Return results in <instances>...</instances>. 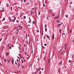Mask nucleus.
<instances>
[{
	"instance_id": "1",
	"label": "nucleus",
	"mask_w": 74,
	"mask_h": 74,
	"mask_svg": "<svg viewBox=\"0 0 74 74\" xmlns=\"http://www.w3.org/2000/svg\"><path fill=\"white\" fill-rule=\"evenodd\" d=\"M72 32H73V29H71L68 32V33L69 34L71 33Z\"/></svg>"
},
{
	"instance_id": "2",
	"label": "nucleus",
	"mask_w": 74,
	"mask_h": 74,
	"mask_svg": "<svg viewBox=\"0 0 74 74\" xmlns=\"http://www.w3.org/2000/svg\"><path fill=\"white\" fill-rule=\"evenodd\" d=\"M55 39V36H54V34H53L52 36V40H54Z\"/></svg>"
},
{
	"instance_id": "3",
	"label": "nucleus",
	"mask_w": 74,
	"mask_h": 74,
	"mask_svg": "<svg viewBox=\"0 0 74 74\" xmlns=\"http://www.w3.org/2000/svg\"><path fill=\"white\" fill-rule=\"evenodd\" d=\"M59 16H60V14H58V16H56L55 17V18H56V19H58V18H59Z\"/></svg>"
},
{
	"instance_id": "4",
	"label": "nucleus",
	"mask_w": 74,
	"mask_h": 74,
	"mask_svg": "<svg viewBox=\"0 0 74 74\" xmlns=\"http://www.w3.org/2000/svg\"><path fill=\"white\" fill-rule=\"evenodd\" d=\"M8 18L9 19V21L10 22H11V17H9Z\"/></svg>"
},
{
	"instance_id": "5",
	"label": "nucleus",
	"mask_w": 74,
	"mask_h": 74,
	"mask_svg": "<svg viewBox=\"0 0 74 74\" xmlns=\"http://www.w3.org/2000/svg\"><path fill=\"white\" fill-rule=\"evenodd\" d=\"M23 12H22L21 13L20 16V17H22V15H23Z\"/></svg>"
},
{
	"instance_id": "6",
	"label": "nucleus",
	"mask_w": 74,
	"mask_h": 74,
	"mask_svg": "<svg viewBox=\"0 0 74 74\" xmlns=\"http://www.w3.org/2000/svg\"><path fill=\"white\" fill-rule=\"evenodd\" d=\"M40 68H39V69H36L37 71H40Z\"/></svg>"
},
{
	"instance_id": "7",
	"label": "nucleus",
	"mask_w": 74,
	"mask_h": 74,
	"mask_svg": "<svg viewBox=\"0 0 74 74\" xmlns=\"http://www.w3.org/2000/svg\"><path fill=\"white\" fill-rule=\"evenodd\" d=\"M12 64H14V59H12Z\"/></svg>"
},
{
	"instance_id": "8",
	"label": "nucleus",
	"mask_w": 74,
	"mask_h": 74,
	"mask_svg": "<svg viewBox=\"0 0 74 74\" xmlns=\"http://www.w3.org/2000/svg\"><path fill=\"white\" fill-rule=\"evenodd\" d=\"M60 71H61V69H60H60L58 70V73H60Z\"/></svg>"
},
{
	"instance_id": "9",
	"label": "nucleus",
	"mask_w": 74,
	"mask_h": 74,
	"mask_svg": "<svg viewBox=\"0 0 74 74\" xmlns=\"http://www.w3.org/2000/svg\"><path fill=\"white\" fill-rule=\"evenodd\" d=\"M59 32H60V33H62V29L60 28V29Z\"/></svg>"
},
{
	"instance_id": "10",
	"label": "nucleus",
	"mask_w": 74,
	"mask_h": 74,
	"mask_svg": "<svg viewBox=\"0 0 74 74\" xmlns=\"http://www.w3.org/2000/svg\"><path fill=\"white\" fill-rule=\"evenodd\" d=\"M43 60H44V61H45V60H46V58L45 57L44 58Z\"/></svg>"
},
{
	"instance_id": "11",
	"label": "nucleus",
	"mask_w": 74,
	"mask_h": 74,
	"mask_svg": "<svg viewBox=\"0 0 74 74\" xmlns=\"http://www.w3.org/2000/svg\"><path fill=\"white\" fill-rule=\"evenodd\" d=\"M6 6L7 7H9V4L7 3L6 4Z\"/></svg>"
},
{
	"instance_id": "12",
	"label": "nucleus",
	"mask_w": 74,
	"mask_h": 74,
	"mask_svg": "<svg viewBox=\"0 0 74 74\" xmlns=\"http://www.w3.org/2000/svg\"><path fill=\"white\" fill-rule=\"evenodd\" d=\"M62 64V61H60V62L59 64V65H60V64Z\"/></svg>"
},
{
	"instance_id": "13",
	"label": "nucleus",
	"mask_w": 74,
	"mask_h": 74,
	"mask_svg": "<svg viewBox=\"0 0 74 74\" xmlns=\"http://www.w3.org/2000/svg\"><path fill=\"white\" fill-rule=\"evenodd\" d=\"M65 17L67 18H68L69 17V16L67 15L66 14V15H65Z\"/></svg>"
},
{
	"instance_id": "14",
	"label": "nucleus",
	"mask_w": 74,
	"mask_h": 74,
	"mask_svg": "<svg viewBox=\"0 0 74 74\" xmlns=\"http://www.w3.org/2000/svg\"><path fill=\"white\" fill-rule=\"evenodd\" d=\"M6 56H8L9 55V54H8V53H6Z\"/></svg>"
},
{
	"instance_id": "15",
	"label": "nucleus",
	"mask_w": 74,
	"mask_h": 74,
	"mask_svg": "<svg viewBox=\"0 0 74 74\" xmlns=\"http://www.w3.org/2000/svg\"><path fill=\"white\" fill-rule=\"evenodd\" d=\"M50 11L51 12H53V10H52L51 9H50Z\"/></svg>"
},
{
	"instance_id": "16",
	"label": "nucleus",
	"mask_w": 74,
	"mask_h": 74,
	"mask_svg": "<svg viewBox=\"0 0 74 74\" xmlns=\"http://www.w3.org/2000/svg\"><path fill=\"white\" fill-rule=\"evenodd\" d=\"M50 60L49 59H48V63H50Z\"/></svg>"
},
{
	"instance_id": "17",
	"label": "nucleus",
	"mask_w": 74,
	"mask_h": 74,
	"mask_svg": "<svg viewBox=\"0 0 74 74\" xmlns=\"http://www.w3.org/2000/svg\"><path fill=\"white\" fill-rule=\"evenodd\" d=\"M30 12L31 13V15H32V10H30Z\"/></svg>"
},
{
	"instance_id": "18",
	"label": "nucleus",
	"mask_w": 74,
	"mask_h": 74,
	"mask_svg": "<svg viewBox=\"0 0 74 74\" xmlns=\"http://www.w3.org/2000/svg\"><path fill=\"white\" fill-rule=\"evenodd\" d=\"M47 38H48V39H49V37L48 36V35H47Z\"/></svg>"
},
{
	"instance_id": "19",
	"label": "nucleus",
	"mask_w": 74,
	"mask_h": 74,
	"mask_svg": "<svg viewBox=\"0 0 74 74\" xmlns=\"http://www.w3.org/2000/svg\"><path fill=\"white\" fill-rule=\"evenodd\" d=\"M21 67H22V68H23V69H24V68L25 67V66H21Z\"/></svg>"
},
{
	"instance_id": "20",
	"label": "nucleus",
	"mask_w": 74,
	"mask_h": 74,
	"mask_svg": "<svg viewBox=\"0 0 74 74\" xmlns=\"http://www.w3.org/2000/svg\"><path fill=\"white\" fill-rule=\"evenodd\" d=\"M45 32H47V27H46L45 28Z\"/></svg>"
},
{
	"instance_id": "21",
	"label": "nucleus",
	"mask_w": 74,
	"mask_h": 74,
	"mask_svg": "<svg viewBox=\"0 0 74 74\" xmlns=\"http://www.w3.org/2000/svg\"><path fill=\"white\" fill-rule=\"evenodd\" d=\"M63 23H62V22L61 23H60L59 24H58V25L59 26H60V25H62V24Z\"/></svg>"
},
{
	"instance_id": "22",
	"label": "nucleus",
	"mask_w": 74,
	"mask_h": 74,
	"mask_svg": "<svg viewBox=\"0 0 74 74\" xmlns=\"http://www.w3.org/2000/svg\"><path fill=\"white\" fill-rule=\"evenodd\" d=\"M64 46H65V49H66V47L67 46V45L66 44H65Z\"/></svg>"
},
{
	"instance_id": "23",
	"label": "nucleus",
	"mask_w": 74,
	"mask_h": 74,
	"mask_svg": "<svg viewBox=\"0 0 74 74\" xmlns=\"http://www.w3.org/2000/svg\"><path fill=\"white\" fill-rule=\"evenodd\" d=\"M57 22L58 23H60V21L58 20H57Z\"/></svg>"
},
{
	"instance_id": "24",
	"label": "nucleus",
	"mask_w": 74,
	"mask_h": 74,
	"mask_svg": "<svg viewBox=\"0 0 74 74\" xmlns=\"http://www.w3.org/2000/svg\"><path fill=\"white\" fill-rule=\"evenodd\" d=\"M5 18H3L2 20V21H5Z\"/></svg>"
},
{
	"instance_id": "25",
	"label": "nucleus",
	"mask_w": 74,
	"mask_h": 74,
	"mask_svg": "<svg viewBox=\"0 0 74 74\" xmlns=\"http://www.w3.org/2000/svg\"><path fill=\"white\" fill-rule=\"evenodd\" d=\"M32 23H33V24H34V25L35 24V22H34V21H33Z\"/></svg>"
},
{
	"instance_id": "26",
	"label": "nucleus",
	"mask_w": 74,
	"mask_h": 74,
	"mask_svg": "<svg viewBox=\"0 0 74 74\" xmlns=\"http://www.w3.org/2000/svg\"><path fill=\"white\" fill-rule=\"evenodd\" d=\"M17 4V3H14V4L13 5H16Z\"/></svg>"
},
{
	"instance_id": "27",
	"label": "nucleus",
	"mask_w": 74,
	"mask_h": 74,
	"mask_svg": "<svg viewBox=\"0 0 74 74\" xmlns=\"http://www.w3.org/2000/svg\"><path fill=\"white\" fill-rule=\"evenodd\" d=\"M74 54L72 55V59H74Z\"/></svg>"
},
{
	"instance_id": "28",
	"label": "nucleus",
	"mask_w": 74,
	"mask_h": 74,
	"mask_svg": "<svg viewBox=\"0 0 74 74\" xmlns=\"http://www.w3.org/2000/svg\"><path fill=\"white\" fill-rule=\"evenodd\" d=\"M44 39H45L46 38V36H45L43 37Z\"/></svg>"
},
{
	"instance_id": "29",
	"label": "nucleus",
	"mask_w": 74,
	"mask_h": 74,
	"mask_svg": "<svg viewBox=\"0 0 74 74\" xmlns=\"http://www.w3.org/2000/svg\"><path fill=\"white\" fill-rule=\"evenodd\" d=\"M41 74V71H40L39 72V74Z\"/></svg>"
},
{
	"instance_id": "30",
	"label": "nucleus",
	"mask_w": 74,
	"mask_h": 74,
	"mask_svg": "<svg viewBox=\"0 0 74 74\" xmlns=\"http://www.w3.org/2000/svg\"><path fill=\"white\" fill-rule=\"evenodd\" d=\"M4 46H3L2 47V49H1V51H3V49L4 48Z\"/></svg>"
},
{
	"instance_id": "31",
	"label": "nucleus",
	"mask_w": 74,
	"mask_h": 74,
	"mask_svg": "<svg viewBox=\"0 0 74 74\" xmlns=\"http://www.w3.org/2000/svg\"><path fill=\"white\" fill-rule=\"evenodd\" d=\"M20 70H19L18 71H17V72H16V73H20Z\"/></svg>"
},
{
	"instance_id": "32",
	"label": "nucleus",
	"mask_w": 74,
	"mask_h": 74,
	"mask_svg": "<svg viewBox=\"0 0 74 74\" xmlns=\"http://www.w3.org/2000/svg\"><path fill=\"white\" fill-rule=\"evenodd\" d=\"M60 4L61 5H62V2L61 1H60Z\"/></svg>"
},
{
	"instance_id": "33",
	"label": "nucleus",
	"mask_w": 74,
	"mask_h": 74,
	"mask_svg": "<svg viewBox=\"0 0 74 74\" xmlns=\"http://www.w3.org/2000/svg\"><path fill=\"white\" fill-rule=\"evenodd\" d=\"M4 62L5 63L6 62V60H5V59H4Z\"/></svg>"
},
{
	"instance_id": "34",
	"label": "nucleus",
	"mask_w": 74,
	"mask_h": 74,
	"mask_svg": "<svg viewBox=\"0 0 74 74\" xmlns=\"http://www.w3.org/2000/svg\"><path fill=\"white\" fill-rule=\"evenodd\" d=\"M18 55H19V56H21L22 55H21V54H20L19 53H18Z\"/></svg>"
},
{
	"instance_id": "35",
	"label": "nucleus",
	"mask_w": 74,
	"mask_h": 74,
	"mask_svg": "<svg viewBox=\"0 0 74 74\" xmlns=\"http://www.w3.org/2000/svg\"><path fill=\"white\" fill-rule=\"evenodd\" d=\"M16 22L17 23H19V21H18V20H17L16 21Z\"/></svg>"
},
{
	"instance_id": "36",
	"label": "nucleus",
	"mask_w": 74,
	"mask_h": 74,
	"mask_svg": "<svg viewBox=\"0 0 74 74\" xmlns=\"http://www.w3.org/2000/svg\"><path fill=\"white\" fill-rule=\"evenodd\" d=\"M38 73V71H36L35 72V74H37V73Z\"/></svg>"
},
{
	"instance_id": "37",
	"label": "nucleus",
	"mask_w": 74,
	"mask_h": 74,
	"mask_svg": "<svg viewBox=\"0 0 74 74\" xmlns=\"http://www.w3.org/2000/svg\"><path fill=\"white\" fill-rule=\"evenodd\" d=\"M36 31H37V32L38 33H39V30H37Z\"/></svg>"
},
{
	"instance_id": "38",
	"label": "nucleus",
	"mask_w": 74,
	"mask_h": 74,
	"mask_svg": "<svg viewBox=\"0 0 74 74\" xmlns=\"http://www.w3.org/2000/svg\"><path fill=\"white\" fill-rule=\"evenodd\" d=\"M16 17H14V20H16Z\"/></svg>"
},
{
	"instance_id": "39",
	"label": "nucleus",
	"mask_w": 74,
	"mask_h": 74,
	"mask_svg": "<svg viewBox=\"0 0 74 74\" xmlns=\"http://www.w3.org/2000/svg\"><path fill=\"white\" fill-rule=\"evenodd\" d=\"M0 65H1V66H2V64L1 63V62H0Z\"/></svg>"
},
{
	"instance_id": "40",
	"label": "nucleus",
	"mask_w": 74,
	"mask_h": 74,
	"mask_svg": "<svg viewBox=\"0 0 74 74\" xmlns=\"http://www.w3.org/2000/svg\"><path fill=\"white\" fill-rule=\"evenodd\" d=\"M52 16H55V14H52Z\"/></svg>"
},
{
	"instance_id": "41",
	"label": "nucleus",
	"mask_w": 74,
	"mask_h": 74,
	"mask_svg": "<svg viewBox=\"0 0 74 74\" xmlns=\"http://www.w3.org/2000/svg\"><path fill=\"white\" fill-rule=\"evenodd\" d=\"M15 64H17V63L16 61H15Z\"/></svg>"
},
{
	"instance_id": "42",
	"label": "nucleus",
	"mask_w": 74,
	"mask_h": 74,
	"mask_svg": "<svg viewBox=\"0 0 74 74\" xmlns=\"http://www.w3.org/2000/svg\"><path fill=\"white\" fill-rule=\"evenodd\" d=\"M17 58H18V59H19V60H20V58H19V57L17 56Z\"/></svg>"
},
{
	"instance_id": "43",
	"label": "nucleus",
	"mask_w": 74,
	"mask_h": 74,
	"mask_svg": "<svg viewBox=\"0 0 74 74\" xmlns=\"http://www.w3.org/2000/svg\"><path fill=\"white\" fill-rule=\"evenodd\" d=\"M69 63H70L71 62V60H69Z\"/></svg>"
},
{
	"instance_id": "44",
	"label": "nucleus",
	"mask_w": 74,
	"mask_h": 74,
	"mask_svg": "<svg viewBox=\"0 0 74 74\" xmlns=\"http://www.w3.org/2000/svg\"><path fill=\"white\" fill-rule=\"evenodd\" d=\"M31 64H30L29 65V67H31Z\"/></svg>"
},
{
	"instance_id": "45",
	"label": "nucleus",
	"mask_w": 74,
	"mask_h": 74,
	"mask_svg": "<svg viewBox=\"0 0 74 74\" xmlns=\"http://www.w3.org/2000/svg\"><path fill=\"white\" fill-rule=\"evenodd\" d=\"M18 27H22V26L18 25Z\"/></svg>"
},
{
	"instance_id": "46",
	"label": "nucleus",
	"mask_w": 74,
	"mask_h": 74,
	"mask_svg": "<svg viewBox=\"0 0 74 74\" xmlns=\"http://www.w3.org/2000/svg\"><path fill=\"white\" fill-rule=\"evenodd\" d=\"M21 62H22V63H23V60H21Z\"/></svg>"
},
{
	"instance_id": "47",
	"label": "nucleus",
	"mask_w": 74,
	"mask_h": 74,
	"mask_svg": "<svg viewBox=\"0 0 74 74\" xmlns=\"http://www.w3.org/2000/svg\"><path fill=\"white\" fill-rule=\"evenodd\" d=\"M24 19H26V16H24Z\"/></svg>"
},
{
	"instance_id": "48",
	"label": "nucleus",
	"mask_w": 74,
	"mask_h": 74,
	"mask_svg": "<svg viewBox=\"0 0 74 74\" xmlns=\"http://www.w3.org/2000/svg\"><path fill=\"white\" fill-rule=\"evenodd\" d=\"M17 31L18 33V32H19V30H18V29H17Z\"/></svg>"
},
{
	"instance_id": "49",
	"label": "nucleus",
	"mask_w": 74,
	"mask_h": 74,
	"mask_svg": "<svg viewBox=\"0 0 74 74\" xmlns=\"http://www.w3.org/2000/svg\"><path fill=\"white\" fill-rule=\"evenodd\" d=\"M18 48H19V50H21V49L20 48V47L18 46Z\"/></svg>"
},
{
	"instance_id": "50",
	"label": "nucleus",
	"mask_w": 74,
	"mask_h": 74,
	"mask_svg": "<svg viewBox=\"0 0 74 74\" xmlns=\"http://www.w3.org/2000/svg\"><path fill=\"white\" fill-rule=\"evenodd\" d=\"M29 20L30 21V22H32V21L31 20V19H30V18H29Z\"/></svg>"
},
{
	"instance_id": "51",
	"label": "nucleus",
	"mask_w": 74,
	"mask_h": 74,
	"mask_svg": "<svg viewBox=\"0 0 74 74\" xmlns=\"http://www.w3.org/2000/svg\"><path fill=\"white\" fill-rule=\"evenodd\" d=\"M12 21L13 22H15V21L12 20Z\"/></svg>"
},
{
	"instance_id": "52",
	"label": "nucleus",
	"mask_w": 74,
	"mask_h": 74,
	"mask_svg": "<svg viewBox=\"0 0 74 74\" xmlns=\"http://www.w3.org/2000/svg\"><path fill=\"white\" fill-rule=\"evenodd\" d=\"M10 8H11V10H12V6H11V7H10Z\"/></svg>"
},
{
	"instance_id": "53",
	"label": "nucleus",
	"mask_w": 74,
	"mask_h": 74,
	"mask_svg": "<svg viewBox=\"0 0 74 74\" xmlns=\"http://www.w3.org/2000/svg\"><path fill=\"white\" fill-rule=\"evenodd\" d=\"M62 35H65V33H64L62 34Z\"/></svg>"
},
{
	"instance_id": "54",
	"label": "nucleus",
	"mask_w": 74,
	"mask_h": 74,
	"mask_svg": "<svg viewBox=\"0 0 74 74\" xmlns=\"http://www.w3.org/2000/svg\"><path fill=\"white\" fill-rule=\"evenodd\" d=\"M14 37H12V40H14Z\"/></svg>"
},
{
	"instance_id": "55",
	"label": "nucleus",
	"mask_w": 74,
	"mask_h": 74,
	"mask_svg": "<svg viewBox=\"0 0 74 74\" xmlns=\"http://www.w3.org/2000/svg\"><path fill=\"white\" fill-rule=\"evenodd\" d=\"M39 58H40V57H39L37 59L38 60H39Z\"/></svg>"
},
{
	"instance_id": "56",
	"label": "nucleus",
	"mask_w": 74,
	"mask_h": 74,
	"mask_svg": "<svg viewBox=\"0 0 74 74\" xmlns=\"http://www.w3.org/2000/svg\"><path fill=\"white\" fill-rule=\"evenodd\" d=\"M45 27H47V24H45Z\"/></svg>"
},
{
	"instance_id": "57",
	"label": "nucleus",
	"mask_w": 74,
	"mask_h": 74,
	"mask_svg": "<svg viewBox=\"0 0 74 74\" xmlns=\"http://www.w3.org/2000/svg\"><path fill=\"white\" fill-rule=\"evenodd\" d=\"M44 45L45 46H47V44H45Z\"/></svg>"
},
{
	"instance_id": "58",
	"label": "nucleus",
	"mask_w": 74,
	"mask_h": 74,
	"mask_svg": "<svg viewBox=\"0 0 74 74\" xmlns=\"http://www.w3.org/2000/svg\"><path fill=\"white\" fill-rule=\"evenodd\" d=\"M42 52L43 53H45V52L44 51H43Z\"/></svg>"
},
{
	"instance_id": "59",
	"label": "nucleus",
	"mask_w": 74,
	"mask_h": 74,
	"mask_svg": "<svg viewBox=\"0 0 74 74\" xmlns=\"http://www.w3.org/2000/svg\"><path fill=\"white\" fill-rule=\"evenodd\" d=\"M43 6V7H45V4H44Z\"/></svg>"
},
{
	"instance_id": "60",
	"label": "nucleus",
	"mask_w": 74,
	"mask_h": 74,
	"mask_svg": "<svg viewBox=\"0 0 74 74\" xmlns=\"http://www.w3.org/2000/svg\"><path fill=\"white\" fill-rule=\"evenodd\" d=\"M2 11L3 12H4V10H1L0 11Z\"/></svg>"
},
{
	"instance_id": "61",
	"label": "nucleus",
	"mask_w": 74,
	"mask_h": 74,
	"mask_svg": "<svg viewBox=\"0 0 74 74\" xmlns=\"http://www.w3.org/2000/svg\"><path fill=\"white\" fill-rule=\"evenodd\" d=\"M29 45H30V40H29V43L28 44Z\"/></svg>"
},
{
	"instance_id": "62",
	"label": "nucleus",
	"mask_w": 74,
	"mask_h": 74,
	"mask_svg": "<svg viewBox=\"0 0 74 74\" xmlns=\"http://www.w3.org/2000/svg\"><path fill=\"white\" fill-rule=\"evenodd\" d=\"M26 0H24V2H26Z\"/></svg>"
},
{
	"instance_id": "63",
	"label": "nucleus",
	"mask_w": 74,
	"mask_h": 74,
	"mask_svg": "<svg viewBox=\"0 0 74 74\" xmlns=\"http://www.w3.org/2000/svg\"><path fill=\"white\" fill-rule=\"evenodd\" d=\"M8 63H10V60H8Z\"/></svg>"
},
{
	"instance_id": "64",
	"label": "nucleus",
	"mask_w": 74,
	"mask_h": 74,
	"mask_svg": "<svg viewBox=\"0 0 74 74\" xmlns=\"http://www.w3.org/2000/svg\"><path fill=\"white\" fill-rule=\"evenodd\" d=\"M72 4V2H71L70 3V4Z\"/></svg>"
}]
</instances>
